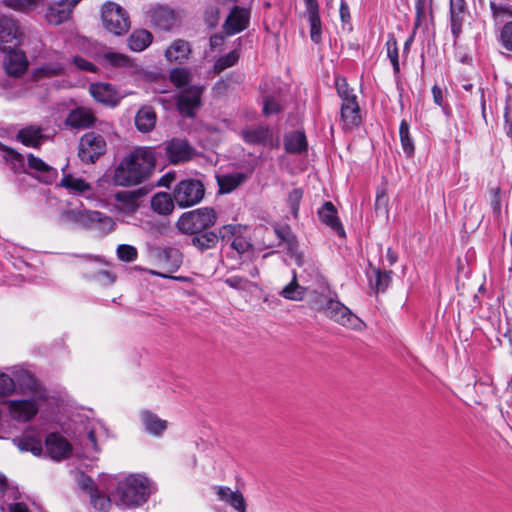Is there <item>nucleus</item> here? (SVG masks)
Returning <instances> with one entry per match:
<instances>
[{
    "instance_id": "1",
    "label": "nucleus",
    "mask_w": 512,
    "mask_h": 512,
    "mask_svg": "<svg viewBox=\"0 0 512 512\" xmlns=\"http://www.w3.org/2000/svg\"><path fill=\"white\" fill-rule=\"evenodd\" d=\"M155 162V155L151 148H136L114 168L112 182L116 186H136L150 177L155 168Z\"/></svg>"
},
{
    "instance_id": "2",
    "label": "nucleus",
    "mask_w": 512,
    "mask_h": 512,
    "mask_svg": "<svg viewBox=\"0 0 512 512\" xmlns=\"http://www.w3.org/2000/svg\"><path fill=\"white\" fill-rule=\"evenodd\" d=\"M101 486L112 489L111 496L116 506L121 508H133L144 504L150 494L149 480L142 475H129L120 480L107 476L101 480Z\"/></svg>"
},
{
    "instance_id": "3",
    "label": "nucleus",
    "mask_w": 512,
    "mask_h": 512,
    "mask_svg": "<svg viewBox=\"0 0 512 512\" xmlns=\"http://www.w3.org/2000/svg\"><path fill=\"white\" fill-rule=\"evenodd\" d=\"M317 310L345 328L362 331L366 327V324L356 314L337 299L325 298L320 302Z\"/></svg>"
},
{
    "instance_id": "4",
    "label": "nucleus",
    "mask_w": 512,
    "mask_h": 512,
    "mask_svg": "<svg viewBox=\"0 0 512 512\" xmlns=\"http://www.w3.org/2000/svg\"><path fill=\"white\" fill-rule=\"evenodd\" d=\"M216 222L214 209L204 207L183 213L176 222L177 229L184 234H199Z\"/></svg>"
},
{
    "instance_id": "5",
    "label": "nucleus",
    "mask_w": 512,
    "mask_h": 512,
    "mask_svg": "<svg viewBox=\"0 0 512 512\" xmlns=\"http://www.w3.org/2000/svg\"><path fill=\"white\" fill-rule=\"evenodd\" d=\"M336 89L341 103V119L345 128L352 129L361 122L360 107L357 102V96L348 86L345 78L336 79Z\"/></svg>"
},
{
    "instance_id": "6",
    "label": "nucleus",
    "mask_w": 512,
    "mask_h": 512,
    "mask_svg": "<svg viewBox=\"0 0 512 512\" xmlns=\"http://www.w3.org/2000/svg\"><path fill=\"white\" fill-rule=\"evenodd\" d=\"M204 193V185L199 180L185 179L173 189V199L179 207L186 208L199 203Z\"/></svg>"
},
{
    "instance_id": "7",
    "label": "nucleus",
    "mask_w": 512,
    "mask_h": 512,
    "mask_svg": "<svg viewBox=\"0 0 512 512\" xmlns=\"http://www.w3.org/2000/svg\"><path fill=\"white\" fill-rule=\"evenodd\" d=\"M102 21L104 27L115 35H121L130 27L129 17L124 9L114 3L106 2L102 6Z\"/></svg>"
},
{
    "instance_id": "8",
    "label": "nucleus",
    "mask_w": 512,
    "mask_h": 512,
    "mask_svg": "<svg viewBox=\"0 0 512 512\" xmlns=\"http://www.w3.org/2000/svg\"><path fill=\"white\" fill-rule=\"evenodd\" d=\"M106 152L104 137L95 132L85 133L79 141L78 156L84 163H94Z\"/></svg>"
},
{
    "instance_id": "9",
    "label": "nucleus",
    "mask_w": 512,
    "mask_h": 512,
    "mask_svg": "<svg viewBox=\"0 0 512 512\" xmlns=\"http://www.w3.org/2000/svg\"><path fill=\"white\" fill-rule=\"evenodd\" d=\"M22 32L19 24L12 18H0V49L12 51L20 45Z\"/></svg>"
},
{
    "instance_id": "10",
    "label": "nucleus",
    "mask_w": 512,
    "mask_h": 512,
    "mask_svg": "<svg viewBox=\"0 0 512 512\" xmlns=\"http://www.w3.org/2000/svg\"><path fill=\"white\" fill-rule=\"evenodd\" d=\"M81 0H59L47 5L44 17L51 25H60L70 19L75 6Z\"/></svg>"
},
{
    "instance_id": "11",
    "label": "nucleus",
    "mask_w": 512,
    "mask_h": 512,
    "mask_svg": "<svg viewBox=\"0 0 512 512\" xmlns=\"http://www.w3.org/2000/svg\"><path fill=\"white\" fill-rule=\"evenodd\" d=\"M166 156L173 164L190 161L195 155V149L187 140L173 138L165 145Z\"/></svg>"
},
{
    "instance_id": "12",
    "label": "nucleus",
    "mask_w": 512,
    "mask_h": 512,
    "mask_svg": "<svg viewBox=\"0 0 512 512\" xmlns=\"http://www.w3.org/2000/svg\"><path fill=\"white\" fill-rule=\"evenodd\" d=\"M45 451L53 460L60 461L70 457L72 445L59 433H51L45 440Z\"/></svg>"
},
{
    "instance_id": "13",
    "label": "nucleus",
    "mask_w": 512,
    "mask_h": 512,
    "mask_svg": "<svg viewBox=\"0 0 512 512\" xmlns=\"http://www.w3.org/2000/svg\"><path fill=\"white\" fill-rule=\"evenodd\" d=\"M245 228L241 225L228 224L219 230L222 240L231 242V247L239 254H243L251 248L250 242L242 235Z\"/></svg>"
},
{
    "instance_id": "14",
    "label": "nucleus",
    "mask_w": 512,
    "mask_h": 512,
    "mask_svg": "<svg viewBox=\"0 0 512 512\" xmlns=\"http://www.w3.org/2000/svg\"><path fill=\"white\" fill-rule=\"evenodd\" d=\"M203 88L200 86H189L185 88L178 96L179 111L189 117L193 116V111L201 104V95Z\"/></svg>"
},
{
    "instance_id": "15",
    "label": "nucleus",
    "mask_w": 512,
    "mask_h": 512,
    "mask_svg": "<svg viewBox=\"0 0 512 512\" xmlns=\"http://www.w3.org/2000/svg\"><path fill=\"white\" fill-rule=\"evenodd\" d=\"M92 97L99 103L116 106L122 95L109 83H93L89 87Z\"/></svg>"
},
{
    "instance_id": "16",
    "label": "nucleus",
    "mask_w": 512,
    "mask_h": 512,
    "mask_svg": "<svg viewBox=\"0 0 512 512\" xmlns=\"http://www.w3.org/2000/svg\"><path fill=\"white\" fill-rule=\"evenodd\" d=\"M250 19V13L245 8L235 6L224 23V30L228 35L240 33L247 28Z\"/></svg>"
},
{
    "instance_id": "17",
    "label": "nucleus",
    "mask_w": 512,
    "mask_h": 512,
    "mask_svg": "<svg viewBox=\"0 0 512 512\" xmlns=\"http://www.w3.org/2000/svg\"><path fill=\"white\" fill-rule=\"evenodd\" d=\"M96 117L86 107H77L71 110L65 120V124L73 129H87L94 125Z\"/></svg>"
},
{
    "instance_id": "18",
    "label": "nucleus",
    "mask_w": 512,
    "mask_h": 512,
    "mask_svg": "<svg viewBox=\"0 0 512 512\" xmlns=\"http://www.w3.org/2000/svg\"><path fill=\"white\" fill-rule=\"evenodd\" d=\"M28 167L33 170V175L45 184H51L57 177V170L46 164L42 159L32 154L27 156Z\"/></svg>"
},
{
    "instance_id": "19",
    "label": "nucleus",
    "mask_w": 512,
    "mask_h": 512,
    "mask_svg": "<svg viewBox=\"0 0 512 512\" xmlns=\"http://www.w3.org/2000/svg\"><path fill=\"white\" fill-rule=\"evenodd\" d=\"M8 405L11 416L18 421H29L38 412L34 400H11Z\"/></svg>"
},
{
    "instance_id": "20",
    "label": "nucleus",
    "mask_w": 512,
    "mask_h": 512,
    "mask_svg": "<svg viewBox=\"0 0 512 512\" xmlns=\"http://www.w3.org/2000/svg\"><path fill=\"white\" fill-rule=\"evenodd\" d=\"M243 140L251 145L272 144V133L267 126H250L241 131Z\"/></svg>"
},
{
    "instance_id": "21",
    "label": "nucleus",
    "mask_w": 512,
    "mask_h": 512,
    "mask_svg": "<svg viewBox=\"0 0 512 512\" xmlns=\"http://www.w3.org/2000/svg\"><path fill=\"white\" fill-rule=\"evenodd\" d=\"M8 55L4 60V67L8 75L19 77L27 70L28 62L24 53L16 51H6Z\"/></svg>"
},
{
    "instance_id": "22",
    "label": "nucleus",
    "mask_w": 512,
    "mask_h": 512,
    "mask_svg": "<svg viewBox=\"0 0 512 512\" xmlns=\"http://www.w3.org/2000/svg\"><path fill=\"white\" fill-rule=\"evenodd\" d=\"M306 14L310 24V37L314 43L321 42V20L317 0H305Z\"/></svg>"
},
{
    "instance_id": "23",
    "label": "nucleus",
    "mask_w": 512,
    "mask_h": 512,
    "mask_svg": "<svg viewBox=\"0 0 512 512\" xmlns=\"http://www.w3.org/2000/svg\"><path fill=\"white\" fill-rule=\"evenodd\" d=\"M214 489L219 500L229 504L238 512H247L246 502L240 491H232L226 486H216Z\"/></svg>"
},
{
    "instance_id": "24",
    "label": "nucleus",
    "mask_w": 512,
    "mask_h": 512,
    "mask_svg": "<svg viewBox=\"0 0 512 512\" xmlns=\"http://www.w3.org/2000/svg\"><path fill=\"white\" fill-rule=\"evenodd\" d=\"M319 219L322 223L329 226L339 236L344 237V228L337 217V211L331 202H325L318 211Z\"/></svg>"
},
{
    "instance_id": "25",
    "label": "nucleus",
    "mask_w": 512,
    "mask_h": 512,
    "mask_svg": "<svg viewBox=\"0 0 512 512\" xmlns=\"http://www.w3.org/2000/svg\"><path fill=\"white\" fill-rule=\"evenodd\" d=\"M191 53L190 44L182 39L175 40L165 51V57L170 62L183 63Z\"/></svg>"
},
{
    "instance_id": "26",
    "label": "nucleus",
    "mask_w": 512,
    "mask_h": 512,
    "mask_svg": "<svg viewBox=\"0 0 512 512\" xmlns=\"http://www.w3.org/2000/svg\"><path fill=\"white\" fill-rule=\"evenodd\" d=\"M156 124V113L150 106L140 108L135 116V125L140 132H150Z\"/></svg>"
},
{
    "instance_id": "27",
    "label": "nucleus",
    "mask_w": 512,
    "mask_h": 512,
    "mask_svg": "<svg viewBox=\"0 0 512 512\" xmlns=\"http://www.w3.org/2000/svg\"><path fill=\"white\" fill-rule=\"evenodd\" d=\"M451 30L455 37L461 32L462 22L465 18V1L450 0Z\"/></svg>"
},
{
    "instance_id": "28",
    "label": "nucleus",
    "mask_w": 512,
    "mask_h": 512,
    "mask_svg": "<svg viewBox=\"0 0 512 512\" xmlns=\"http://www.w3.org/2000/svg\"><path fill=\"white\" fill-rule=\"evenodd\" d=\"M5 7L17 12L29 14L38 10V8L45 7L46 0H2Z\"/></svg>"
},
{
    "instance_id": "29",
    "label": "nucleus",
    "mask_w": 512,
    "mask_h": 512,
    "mask_svg": "<svg viewBox=\"0 0 512 512\" xmlns=\"http://www.w3.org/2000/svg\"><path fill=\"white\" fill-rule=\"evenodd\" d=\"M141 419L145 430L154 435H161L167 428V421L160 419L156 414L149 411L141 413Z\"/></svg>"
},
{
    "instance_id": "30",
    "label": "nucleus",
    "mask_w": 512,
    "mask_h": 512,
    "mask_svg": "<svg viewBox=\"0 0 512 512\" xmlns=\"http://www.w3.org/2000/svg\"><path fill=\"white\" fill-rule=\"evenodd\" d=\"M111 225L112 219L101 212L91 210H81L79 226L85 228L96 227L98 224Z\"/></svg>"
},
{
    "instance_id": "31",
    "label": "nucleus",
    "mask_w": 512,
    "mask_h": 512,
    "mask_svg": "<svg viewBox=\"0 0 512 512\" xmlns=\"http://www.w3.org/2000/svg\"><path fill=\"white\" fill-rule=\"evenodd\" d=\"M174 199L166 192L156 193L151 199V208L158 214L168 215L174 209Z\"/></svg>"
},
{
    "instance_id": "32",
    "label": "nucleus",
    "mask_w": 512,
    "mask_h": 512,
    "mask_svg": "<svg viewBox=\"0 0 512 512\" xmlns=\"http://www.w3.org/2000/svg\"><path fill=\"white\" fill-rule=\"evenodd\" d=\"M17 139L26 146L37 147L44 139V135L40 127L31 125L19 130Z\"/></svg>"
},
{
    "instance_id": "33",
    "label": "nucleus",
    "mask_w": 512,
    "mask_h": 512,
    "mask_svg": "<svg viewBox=\"0 0 512 512\" xmlns=\"http://www.w3.org/2000/svg\"><path fill=\"white\" fill-rule=\"evenodd\" d=\"M152 39L153 36L148 30L138 29L129 36L128 45L131 50L141 52L151 44Z\"/></svg>"
},
{
    "instance_id": "34",
    "label": "nucleus",
    "mask_w": 512,
    "mask_h": 512,
    "mask_svg": "<svg viewBox=\"0 0 512 512\" xmlns=\"http://www.w3.org/2000/svg\"><path fill=\"white\" fill-rule=\"evenodd\" d=\"M284 146L289 153H301L307 149V140L303 132L293 131L284 139Z\"/></svg>"
},
{
    "instance_id": "35",
    "label": "nucleus",
    "mask_w": 512,
    "mask_h": 512,
    "mask_svg": "<svg viewBox=\"0 0 512 512\" xmlns=\"http://www.w3.org/2000/svg\"><path fill=\"white\" fill-rule=\"evenodd\" d=\"M60 185L71 194H85L92 190V186L82 178L74 177L71 174L65 175Z\"/></svg>"
},
{
    "instance_id": "36",
    "label": "nucleus",
    "mask_w": 512,
    "mask_h": 512,
    "mask_svg": "<svg viewBox=\"0 0 512 512\" xmlns=\"http://www.w3.org/2000/svg\"><path fill=\"white\" fill-rule=\"evenodd\" d=\"M65 67L64 64L55 61V62H47L36 68L33 72L35 79H42V78H51L54 76H59L64 74Z\"/></svg>"
},
{
    "instance_id": "37",
    "label": "nucleus",
    "mask_w": 512,
    "mask_h": 512,
    "mask_svg": "<svg viewBox=\"0 0 512 512\" xmlns=\"http://www.w3.org/2000/svg\"><path fill=\"white\" fill-rule=\"evenodd\" d=\"M142 195V190L119 191L115 194V199L123 205L124 210L133 212L137 209L138 200Z\"/></svg>"
},
{
    "instance_id": "38",
    "label": "nucleus",
    "mask_w": 512,
    "mask_h": 512,
    "mask_svg": "<svg viewBox=\"0 0 512 512\" xmlns=\"http://www.w3.org/2000/svg\"><path fill=\"white\" fill-rule=\"evenodd\" d=\"M245 180V175L242 173H235L230 175L217 176V183L220 193H230L236 189Z\"/></svg>"
},
{
    "instance_id": "39",
    "label": "nucleus",
    "mask_w": 512,
    "mask_h": 512,
    "mask_svg": "<svg viewBox=\"0 0 512 512\" xmlns=\"http://www.w3.org/2000/svg\"><path fill=\"white\" fill-rule=\"evenodd\" d=\"M154 19L159 27L168 30L175 25V12L167 7H160L154 12Z\"/></svg>"
},
{
    "instance_id": "40",
    "label": "nucleus",
    "mask_w": 512,
    "mask_h": 512,
    "mask_svg": "<svg viewBox=\"0 0 512 512\" xmlns=\"http://www.w3.org/2000/svg\"><path fill=\"white\" fill-rule=\"evenodd\" d=\"M108 490L111 492L112 489ZM89 497L91 505L100 512H107L111 508L112 503H114L111 494L107 495L101 492L100 489L93 492Z\"/></svg>"
},
{
    "instance_id": "41",
    "label": "nucleus",
    "mask_w": 512,
    "mask_h": 512,
    "mask_svg": "<svg viewBox=\"0 0 512 512\" xmlns=\"http://www.w3.org/2000/svg\"><path fill=\"white\" fill-rule=\"evenodd\" d=\"M280 295L288 300L300 301L305 295V288L297 283L294 274L292 281L281 290Z\"/></svg>"
},
{
    "instance_id": "42",
    "label": "nucleus",
    "mask_w": 512,
    "mask_h": 512,
    "mask_svg": "<svg viewBox=\"0 0 512 512\" xmlns=\"http://www.w3.org/2000/svg\"><path fill=\"white\" fill-rule=\"evenodd\" d=\"M218 242V235L214 232H205L192 238V244L201 251L214 248Z\"/></svg>"
},
{
    "instance_id": "43",
    "label": "nucleus",
    "mask_w": 512,
    "mask_h": 512,
    "mask_svg": "<svg viewBox=\"0 0 512 512\" xmlns=\"http://www.w3.org/2000/svg\"><path fill=\"white\" fill-rule=\"evenodd\" d=\"M386 51H387V57L389 58L392 66H393L394 73L398 74L400 71L399 54H398L397 40L393 34L388 35V39L386 42Z\"/></svg>"
},
{
    "instance_id": "44",
    "label": "nucleus",
    "mask_w": 512,
    "mask_h": 512,
    "mask_svg": "<svg viewBox=\"0 0 512 512\" xmlns=\"http://www.w3.org/2000/svg\"><path fill=\"white\" fill-rule=\"evenodd\" d=\"M224 283L237 291H250L252 288L256 287V284L251 282L248 278L239 275L227 277L224 279Z\"/></svg>"
},
{
    "instance_id": "45",
    "label": "nucleus",
    "mask_w": 512,
    "mask_h": 512,
    "mask_svg": "<svg viewBox=\"0 0 512 512\" xmlns=\"http://www.w3.org/2000/svg\"><path fill=\"white\" fill-rule=\"evenodd\" d=\"M399 135L403 151L407 156H411L414 153V143L409 134V124L405 120L400 124Z\"/></svg>"
},
{
    "instance_id": "46",
    "label": "nucleus",
    "mask_w": 512,
    "mask_h": 512,
    "mask_svg": "<svg viewBox=\"0 0 512 512\" xmlns=\"http://www.w3.org/2000/svg\"><path fill=\"white\" fill-rule=\"evenodd\" d=\"M103 59L111 66L116 68L132 67L130 58L124 54L116 52H107L103 55Z\"/></svg>"
},
{
    "instance_id": "47",
    "label": "nucleus",
    "mask_w": 512,
    "mask_h": 512,
    "mask_svg": "<svg viewBox=\"0 0 512 512\" xmlns=\"http://www.w3.org/2000/svg\"><path fill=\"white\" fill-rule=\"evenodd\" d=\"M18 448L24 452H31L34 455L38 456L42 453V445L41 442L31 438V437H23L18 440H15Z\"/></svg>"
},
{
    "instance_id": "48",
    "label": "nucleus",
    "mask_w": 512,
    "mask_h": 512,
    "mask_svg": "<svg viewBox=\"0 0 512 512\" xmlns=\"http://www.w3.org/2000/svg\"><path fill=\"white\" fill-rule=\"evenodd\" d=\"M171 82L178 88L187 86L191 80V73L186 68H175L170 72Z\"/></svg>"
},
{
    "instance_id": "49",
    "label": "nucleus",
    "mask_w": 512,
    "mask_h": 512,
    "mask_svg": "<svg viewBox=\"0 0 512 512\" xmlns=\"http://www.w3.org/2000/svg\"><path fill=\"white\" fill-rule=\"evenodd\" d=\"M375 275L374 287L376 291H384L391 282V271H381L380 269H373Z\"/></svg>"
},
{
    "instance_id": "50",
    "label": "nucleus",
    "mask_w": 512,
    "mask_h": 512,
    "mask_svg": "<svg viewBox=\"0 0 512 512\" xmlns=\"http://www.w3.org/2000/svg\"><path fill=\"white\" fill-rule=\"evenodd\" d=\"M239 59V54L236 51H231L227 55L219 58L215 63L214 69L216 72L220 73L228 67H231L237 63Z\"/></svg>"
},
{
    "instance_id": "51",
    "label": "nucleus",
    "mask_w": 512,
    "mask_h": 512,
    "mask_svg": "<svg viewBox=\"0 0 512 512\" xmlns=\"http://www.w3.org/2000/svg\"><path fill=\"white\" fill-rule=\"evenodd\" d=\"M117 255L120 260L132 262L137 258V249L134 246L122 244L117 248Z\"/></svg>"
},
{
    "instance_id": "52",
    "label": "nucleus",
    "mask_w": 512,
    "mask_h": 512,
    "mask_svg": "<svg viewBox=\"0 0 512 512\" xmlns=\"http://www.w3.org/2000/svg\"><path fill=\"white\" fill-rule=\"evenodd\" d=\"M303 197V191L300 188L293 189L288 196V203L294 218L298 217L299 204Z\"/></svg>"
},
{
    "instance_id": "53",
    "label": "nucleus",
    "mask_w": 512,
    "mask_h": 512,
    "mask_svg": "<svg viewBox=\"0 0 512 512\" xmlns=\"http://www.w3.org/2000/svg\"><path fill=\"white\" fill-rule=\"evenodd\" d=\"M14 390V380L9 375L0 372V396H8Z\"/></svg>"
},
{
    "instance_id": "54",
    "label": "nucleus",
    "mask_w": 512,
    "mask_h": 512,
    "mask_svg": "<svg viewBox=\"0 0 512 512\" xmlns=\"http://www.w3.org/2000/svg\"><path fill=\"white\" fill-rule=\"evenodd\" d=\"M219 14H220V10L218 7H216V6L207 7V9L205 10V13H204L205 23L210 28L216 27L219 22Z\"/></svg>"
},
{
    "instance_id": "55",
    "label": "nucleus",
    "mask_w": 512,
    "mask_h": 512,
    "mask_svg": "<svg viewBox=\"0 0 512 512\" xmlns=\"http://www.w3.org/2000/svg\"><path fill=\"white\" fill-rule=\"evenodd\" d=\"M81 210L82 209L64 210L60 215L61 222L65 224L73 223L79 225Z\"/></svg>"
},
{
    "instance_id": "56",
    "label": "nucleus",
    "mask_w": 512,
    "mask_h": 512,
    "mask_svg": "<svg viewBox=\"0 0 512 512\" xmlns=\"http://www.w3.org/2000/svg\"><path fill=\"white\" fill-rule=\"evenodd\" d=\"M501 43L507 49L512 51V21L504 25L501 31Z\"/></svg>"
},
{
    "instance_id": "57",
    "label": "nucleus",
    "mask_w": 512,
    "mask_h": 512,
    "mask_svg": "<svg viewBox=\"0 0 512 512\" xmlns=\"http://www.w3.org/2000/svg\"><path fill=\"white\" fill-rule=\"evenodd\" d=\"M9 493L11 496H8V500L16 498L17 491L10 487L7 483V479L3 474H0V502L5 500L6 494Z\"/></svg>"
},
{
    "instance_id": "58",
    "label": "nucleus",
    "mask_w": 512,
    "mask_h": 512,
    "mask_svg": "<svg viewBox=\"0 0 512 512\" xmlns=\"http://www.w3.org/2000/svg\"><path fill=\"white\" fill-rule=\"evenodd\" d=\"M388 202L389 198L385 190H381L377 192L376 201H375V209L377 212L382 211L384 214H387L388 210Z\"/></svg>"
},
{
    "instance_id": "59",
    "label": "nucleus",
    "mask_w": 512,
    "mask_h": 512,
    "mask_svg": "<svg viewBox=\"0 0 512 512\" xmlns=\"http://www.w3.org/2000/svg\"><path fill=\"white\" fill-rule=\"evenodd\" d=\"M275 232L282 241L287 243L290 250H294L297 247V241L288 229H276Z\"/></svg>"
},
{
    "instance_id": "60",
    "label": "nucleus",
    "mask_w": 512,
    "mask_h": 512,
    "mask_svg": "<svg viewBox=\"0 0 512 512\" xmlns=\"http://www.w3.org/2000/svg\"><path fill=\"white\" fill-rule=\"evenodd\" d=\"M78 484L80 488L85 491L89 496L99 488L95 486L94 481L89 476L81 475Z\"/></svg>"
},
{
    "instance_id": "61",
    "label": "nucleus",
    "mask_w": 512,
    "mask_h": 512,
    "mask_svg": "<svg viewBox=\"0 0 512 512\" xmlns=\"http://www.w3.org/2000/svg\"><path fill=\"white\" fill-rule=\"evenodd\" d=\"M7 161L10 163L11 169L15 173H20L22 170H24V161L21 155L10 152Z\"/></svg>"
},
{
    "instance_id": "62",
    "label": "nucleus",
    "mask_w": 512,
    "mask_h": 512,
    "mask_svg": "<svg viewBox=\"0 0 512 512\" xmlns=\"http://www.w3.org/2000/svg\"><path fill=\"white\" fill-rule=\"evenodd\" d=\"M489 193L491 196L492 209L495 213H499L501 210L500 188L498 186L491 187Z\"/></svg>"
},
{
    "instance_id": "63",
    "label": "nucleus",
    "mask_w": 512,
    "mask_h": 512,
    "mask_svg": "<svg viewBox=\"0 0 512 512\" xmlns=\"http://www.w3.org/2000/svg\"><path fill=\"white\" fill-rule=\"evenodd\" d=\"M280 105L273 98H266L264 101L263 112L266 116L280 112Z\"/></svg>"
},
{
    "instance_id": "64",
    "label": "nucleus",
    "mask_w": 512,
    "mask_h": 512,
    "mask_svg": "<svg viewBox=\"0 0 512 512\" xmlns=\"http://www.w3.org/2000/svg\"><path fill=\"white\" fill-rule=\"evenodd\" d=\"M74 63L81 70L91 71V72H95L96 71V67L94 66V64L89 62V61H87L86 59H84L82 57H78V56L75 57L74 58Z\"/></svg>"
}]
</instances>
